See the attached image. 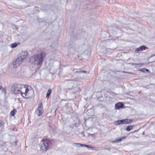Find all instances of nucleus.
<instances>
[{"mask_svg": "<svg viewBox=\"0 0 155 155\" xmlns=\"http://www.w3.org/2000/svg\"><path fill=\"white\" fill-rule=\"evenodd\" d=\"M143 134H144V132H143Z\"/></svg>", "mask_w": 155, "mask_h": 155, "instance_id": "cd10ccee", "label": "nucleus"}, {"mask_svg": "<svg viewBox=\"0 0 155 155\" xmlns=\"http://www.w3.org/2000/svg\"><path fill=\"white\" fill-rule=\"evenodd\" d=\"M132 65H133V64H135V65H143L144 64L143 63L140 64L132 63Z\"/></svg>", "mask_w": 155, "mask_h": 155, "instance_id": "a211bd4d", "label": "nucleus"}, {"mask_svg": "<svg viewBox=\"0 0 155 155\" xmlns=\"http://www.w3.org/2000/svg\"><path fill=\"white\" fill-rule=\"evenodd\" d=\"M155 56V54L153 55H151L150 57V58H151V57H153V56Z\"/></svg>", "mask_w": 155, "mask_h": 155, "instance_id": "b1692460", "label": "nucleus"}, {"mask_svg": "<svg viewBox=\"0 0 155 155\" xmlns=\"http://www.w3.org/2000/svg\"><path fill=\"white\" fill-rule=\"evenodd\" d=\"M51 93V89H49L48 90L47 93L46 94V97L48 98L49 96H50Z\"/></svg>", "mask_w": 155, "mask_h": 155, "instance_id": "1a4fd4ad", "label": "nucleus"}, {"mask_svg": "<svg viewBox=\"0 0 155 155\" xmlns=\"http://www.w3.org/2000/svg\"><path fill=\"white\" fill-rule=\"evenodd\" d=\"M28 53L27 52H22L21 55L13 63V67L16 68L21 64L22 62L27 57Z\"/></svg>", "mask_w": 155, "mask_h": 155, "instance_id": "7ed1b4c3", "label": "nucleus"}, {"mask_svg": "<svg viewBox=\"0 0 155 155\" xmlns=\"http://www.w3.org/2000/svg\"><path fill=\"white\" fill-rule=\"evenodd\" d=\"M1 90H2V93H4L5 95H6V90L5 88L2 87V89H1Z\"/></svg>", "mask_w": 155, "mask_h": 155, "instance_id": "2eb2a0df", "label": "nucleus"}, {"mask_svg": "<svg viewBox=\"0 0 155 155\" xmlns=\"http://www.w3.org/2000/svg\"><path fill=\"white\" fill-rule=\"evenodd\" d=\"M124 106L123 104L121 102H118L115 105V108L117 109H119L120 108H123Z\"/></svg>", "mask_w": 155, "mask_h": 155, "instance_id": "6e6552de", "label": "nucleus"}, {"mask_svg": "<svg viewBox=\"0 0 155 155\" xmlns=\"http://www.w3.org/2000/svg\"><path fill=\"white\" fill-rule=\"evenodd\" d=\"M126 137H122L121 138H120L119 139L117 140H116L114 141V142H117L118 143L119 142H120L123 139H125L126 138Z\"/></svg>", "mask_w": 155, "mask_h": 155, "instance_id": "9b49d317", "label": "nucleus"}, {"mask_svg": "<svg viewBox=\"0 0 155 155\" xmlns=\"http://www.w3.org/2000/svg\"><path fill=\"white\" fill-rule=\"evenodd\" d=\"M17 44L16 43H14L11 44V47H12V48H14L16 47L17 46Z\"/></svg>", "mask_w": 155, "mask_h": 155, "instance_id": "dca6fc26", "label": "nucleus"}, {"mask_svg": "<svg viewBox=\"0 0 155 155\" xmlns=\"http://www.w3.org/2000/svg\"><path fill=\"white\" fill-rule=\"evenodd\" d=\"M86 71L84 70H79L78 71H74L75 73H77L78 72H81V73H86Z\"/></svg>", "mask_w": 155, "mask_h": 155, "instance_id": "ddd939ff", "label": "nucleus"}, {"mask_svg": "<svg viewBox=\"0 0 155 155\" xmlns=\"http://www.w3.org/2000/svg\"><path fill=\"white\" fill-rule=\"evenodd\" d=\"M20 84H15L11 87V90L15 94L20 93L23 97L27 98L30 97L28 95L29 89L28 88H25Z\"/></svg>", "mask_w": 155, "mask_h": 155, "instance_id": "f257e3e1", "label": "nucleus"}, {"mask_svg": "<svg viewBox=\"0 0 155 155\" xmlns=\"http://www.w3.org/2000/svg\"><path fill=\"white\" fill-rule=\"evenodd\" d=\"M116 28V27H113V28L114 29H115Z\"/></svg>", "mask_w": 155, "mask_h": 155, "instance_id": "bb28decb", "label": "nucleus"}, {"mask_svg": "<svg viewBox=\"0 0 155 155\" xmlns=\"http://www.w3.org/2000/svg\"><path fill=\"white\" fill-rule=\"evenodd\" d=\"M148 48L147 47L144 45L141 46L140 47V49L141 51L145 50L146 48Z\"/></svg>", "mask_w": 155, "mask_h": 155, "instance_id": "4468645a", "label": "nucleus"}, {"mask_svg": "<svg viewBox=\"0 0 155 155\" xmlns=\"http://www.w3.org/2000/svg\"><path fill=\"white\" fill-rule=\"evenodd\" d=\"M145 72L146 71H147V72H149V70L148 69H147L145 68Z\"/></svg>", "mask_w": 155, "mask_h": 155, "instance_id": "4be33fe9", "label": "nucleus"}, {"mask_svg": "<svg viewBox=\"0 0 155 155\" xmlns=\"http://www.w3.org/2000/svg\"><path fill=\"white\" fill-rule=\"evenodd\" d=\"M73 50H74V49H73V48H72V49H71L70 50H71V51H73Z\"/></svg>", "mask_w": 155, "mask_h": 155, "instance_id": "a878e982", "label": "nucleus"}, {"mask_svg": "<svg viewBox=\"0 0 155 155\" xmlns=\"http://www.w3.org/2000/svg\"><path fill=\"white\" fill-rule=\"evenodd\" d=\"M44 54L41 52L38 54H35L30 58L31 61L33 62L38 67H40L42 64L43 61Z\"/></svg>", "mask_w": 155, "mask_h": 155, "instance_id": "f03ea898", "label": "nucleus"}, {"mask_svg": "<svg viewBox=\"0 0 155 155\" xmlns=\"http://www.w3.org/2000/svg\"><path fill=\"white\" fill-rule=\"evenodd\" d=\"M88 135H91L92 137H94L95 136V134H88Z\"/></svg>", "mask_w": 155, "mask_h": 155, "instance_id": "6ab92c4d", "label": "nucleus"}, {"mask_svg": "<svg viewBox=\"0 0 155 155\" xmlns=\"http://www.w3.org/2000/svg\"><path fill=\"white\" fill-rule=\"evenodd\" d=\"M83 136L84 137H85V135L84 134H83Z\"/></svg>", "mask_w": 155, "mask_h": 155, "instance_id": "393cba45", "label": "nucleus"}, {"mask_svg": "<svg viewBox=\"0 0 155 155\" xmlns=\"http://www.w3.org/2000/svg\"><path fill=\"white\" fill-rule=\"evenodd\" d=\"M133 129V127L131 126H128L126 128V130L127 131H130Z\"/></svg>", "mask_w": 155, "mask_h": 155, "instance_id": "f8f14e48", "label": "nucleus"}, {"mask_svg": "<svg viewBox=\"0 0 155 155\" xmlns=\"http://www.w3.org/2000/svg\"><path fill=\"white\" fill-rule=\"evenodd\" d=\"M42 104H40L38 105V107L37 109V114L38 116H41L43 113L42 110Z\"/></svg>", "mask_w": 155, "mask_h": 155, "instance_id": "423d86ee", "label": "nucleus"}, {"mask_svg": "<svg viewBox=\"0 0 155 155\" xmlns=\"http://www.w3.org/2000/svg\"><path fill=\"white\" fill-rule=\"evenodd\" d=\"M133 120L130 119H125L118 120L115 122L116 125H120L122 124H127L132 121Z\"/></svg>", "mask_w": 155, "mask_h": 155, "instance_id": "39448f33", "label": "nucleus"}, {"mask_svg": "<svg viewBox=\"0 0 155 155\" xmlns=\"http://www.w3.org/2000/svg\"><path fill=\"white\" fill-rule=\"evenodd\" d=\"M145 68H143L140 69V71H141L145 72Z\"/></svg>", "mask_w": 155, "mask_h": 155, "instance_id": "f3484780", "label": "nucleus"}, {"mask_svg": "<svg viewBox=\"0 0 155 155\" xmlns=\"http://www.w3.org/2000/svg\"><path fill=\"white\" fill-rule=\"evenodd\" d=\"M3 124L4 122L3 121L0 120V127L3 125Z\"/></svg>", "mask_w": 155, "mask_h": 155, "instance_id": "aec40b11", "label": "nucleus"}, {"mask_svg": "<svg viewBox=\"0 0 155 155\" xmlns=\"http://www.w3.org/2000/svg\"><path fill=\"white\" fill-rule=\"evenodd\" d=\"M136 51H141V50H140V48H137L136 49Z\"/></svg>", "mask_w": 155, "mask_h": 155, "instance_id": "412c9836", "label": "nucleus"}, {"mask_svg": "<svg viewBox=\"0 0 155 155\" xmlns=\"http://www.w3.org/2000/svg\"><path fill=\"white\" fill-rule=\"evenodd\" d=\"M16 112V110L14 109L11 112L10 114L12 116H14Z\"/></svg>", "mask_w": 155, "mask_h": 155, "instance_id": "9d476101", "label": "nucleus"}, {"mask_svg": "<svg viewBox=\"0 0 155 155\" xmlns=\"http://www.w3.org/2000/svg\"><path fill=\"white\" fill-rule=\"evenodd\" d=\"M51 145L50 140L45 139L43 140L42 143L40 146L41 150L43 151H46L49 146Z\"/></svg>", "mask_w": 155, "mask_h": 155, "instance_id": "20e7f679", "label": "nucleus"}, {"mask_svg": "<svg viewBox=\"0 0 155 155\" xmlns=\"http://www.w3.org/2000/svg\"><path fill=\"white\" fill-rule=\"evenodd\" d=\"M73 144L75 145L78 147L84 146L87 147L88 149H91L94 148L93 147L91 146L90 145L82 144L79 143H73Z\"/></svg>", "mask_w": 155, "mask_h": 155, "instance_id": "0eeeda50", "label": "nucleus"}, {"mask_svg": "<svg viewBox=\"0 0 155 155\" xmlns=\"http://www.w3.org/2000/svg\"><path fill=\"white\" fill-rule=\"evenodd\" d=\"M1 89H2V87L0 85V90H1Z\"/></svg>", "mask_w": 155, "mask_h": 155, "instance_id": "5701e85b", "label": "nucleus"}]
</instances>
